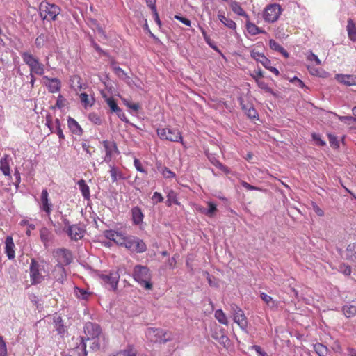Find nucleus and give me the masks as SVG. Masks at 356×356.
Segmentation results:
<instances>
[{"label":"nucleus","mask_w":356,"mask_h":356,"mask_svg":"<svg viewBox=\"0 0 356 356\" xmlns=\"http://www.w3.org/2000/svg\"><path fill=\"white\" fill-rule=\"evenodd\" d=\"M84 333L85 336L81 337L82 354L79 353L80 356L87 355L86 341H89L90 347L93 350H99L101 346L105 341V337L102 333L101 327L96 323L91 322L86 323Z\"/></svg>","instance_id":"obj_1"},{"label":"nucleus","mask_w":356,"mask_h":356,"mask_svg":"<svg viewBox=\"0 0 356 356\" xmlns=\"http://www.w3.org/2000/svg\"><path fill=\"white\" fill-rule=\"evenodd\" d=\"M49 264L44 260L37 261L31 259L29 266L30 282L32 285H36L43 282L46 277H49Z\"/></svg>","instance_id":"obj_2"},{"label":"nucleus","mask_w":356,"mask_h":356,"mask_svg":"<svg viewBox=\"0 0 356 356\" xmlns=\"http://www.w3.org/2000/svg\"><path fill=\"white\" fill-rule=\"evenodd\" d=\"M132 276L134 280L145 289L151 290L152 289V273L147 266L140 264L135 266Z\"/></svg>","instance_id":"obj_3"},{"label":"nucleus","mask_w":356,"mask_h":356,"mask_svg":"<svg viewBox=\"0 0 356 356\" xmlns=\"http://www.w3.org/2000/svg\"><path fill=\"white\" fill-rule=\"evenodd\" d=\"M23 61L30 70V74L42 76L44 73V65L39 60V58L28 51L21 53Z\"/></svg>","instance_id":"obj_4"},{"label":"nucleus","mask_w":356,"mask_h":356,"mask_svg":"<svg viewBox=\"0 0 356 356\" xmlns=\"http://www.w3.org/2000/svg\"><path fill=\"white\" fill-rule=\"evenodd\" d=\"M39 13L42 20L51 22L56 19L57 16L60 13V8L56 4L43 1L40 4Z\"/></svg>","instance_id":"obj_5"},{"label":"nucleus","mask_w":356,"mask_h":356,"mask_svg":"<svg viewBox=\"0 0 356 356\" xmlns=\"http://www.w3.org/2000/svg\"><path fill=\"white\" fill-rule=\"evenodd\" d=\"M156 134L161 140L170 142H180L184 145L181 134L178 129L169 127L158 128L156 129Z\"/></svg>","instance_id":"obj_6"},{"label":"nucleus","mask_w":356,"mask_h":356,"mask_svg":"<svg viewBox=\"0 0 356 356\" xmlns=\"http://www.w3.org/2000/svg\"><path fill=\"white\" fill-rule=\"evenodd\" d=\"M281 13L282 8L279 4H269L263 12V18L266 22L273 23L279 19Z\"/></svg>","instance_id":"obj_7"},{"label":"nucleus","mask_w":356,"mask_h":356,"mask_svg":"<svg viewBox=\"0 0 356 356\" xmlns=\"http://www.w3.org/2000/svg\"><path fill=\"white\" fill-rule=\"evenodd\" d=\"M231 312L233 315V319L242 330L248 327V321L243 311L236 304L230 305Z\"/></svg>","instance_id":"obj_8"},{"label":"nucleus","mask_w":356,"mask_h":356,"mask_svg":"<svg viewBox=\"0 0 356 356\" xmlns=\"http://www.w3.org/2000/svg\"><path fill=\"white\" fill-rule=\"evenodd\" d=\"M124 247L137 253H143L147 250L145 243L142 239L133 236H129L127 237Z\"/></svg>","instance_id":"obj_9"},{"label":"nucleus","mask_w":356,"mask_h":356,"mask_svg":"<svg viewBox=\"0 0 356 356\" xmlns=\"http://www.w3.org/2000/svg\"><path fill=\"white\" fill-rule=\"evenodd\" d=\"M65 227L63 230L67 233L72 240L78 241L84 236L85 230L78 225H70L67 219H64Z\"/></svg>","instance_id":"obj_10"},{"label":"nucleus","mask_w":356,"mask_h":356,"mask_svg":"<svg viewBox=\"0 0 356 356\" xmlns=\"http://www.w3.org/2000/svg\"><path fill=\"white\" fill-rule=\"evenodd\" d=\"M104 236L120 246H125L127 236L124 234L114 230H106L104 232Z\"/></svg>","instance_id":"obj_11"},{"label":"nucleus","mask_w":356,"mask_h":356,"mask_svg":"<svg viewBox=\"0 0 356 356\" xmlns=\"http://www.w3.org/2000/svg\"><path fill=\"white\" fill-rule=\"evenodd\" d=\"M103 147L105 149L106 155L104 159V161L106 163H110L113 154L115 153L119 154V151L116 143L114 141L111 140H103L102 142Z\"/></svg>","instance_id":"obj_12"},{"label":"nucleus","mask_w":356,"mask_h":356,"mask_svg":"<svg viewBox=\"0 0 356 356\" xmlns=\"http://www.w3.org/2000/svg\"><path fill=\"white\" fill-rule=\"evenodd\" d=\"M99 277L105 284H109L113 291L117 289L120 280V274L118 271L110 272L108 275L100 274Z\"/></svg>","instance_id":"obj_13"},{"label":"nucleus","mask_w":356,"mask_h":356,"mask_svg":"<svg viewBox=\"0 0 356 356\" xmlns=\"http://www.w3.org/2000/svg\"><path fill=\"white\" fill-rule=\"evenodd\" d=\"M53 204L49 199V193L47 189H43L40 196V209L46 213L50 218Z\"/></svg>","instance_id":"obj_14"},{"label":"nucleus","mask_w":356,"mask_h":356,"mask_svg":"<svg viewBox=\"0 0 356 356\" xmlns=\"http://www.w3.org/2000/svg\"><path fill=\"white\" fill-rule=\"evenodd\" d=\"M55 252L58 257L59 262L58 264H61L62 266L68 265L72 262V255L70 250L65 248H60L58 249Z\"/></svg>","instance_id":"obj_15"},{"label":"nucleus","mask_w":356,"mask_h":356,"mask_svg":"<svg viewBox=\"0 0 356 356\" xmlns=\"http://www.w3.org/2000/svg\"><path fill=\"white\" fill-rule=\"evenodd\" d=\"M43 79L47 81L45 82V86H47L49 92L56 93L60 90L61 82L58 79L49 78L47 76H44Z\"/></svg>","instance_id":"obj_16"},{"label":"nucleus","mask_w":356,"mask_h":356,"mask_svg":"<svg viewBox=\"0 0 356 356\" xmlns=\"http://www.w3.org/2000/svg\"><path fill=\"white\" fill-rule=\"evenodd\" d=\"M250 56L257 62L260 63L265 68L268 67L271 65V61L266 57L264 53L259 52L255 49L250 51Z\"/></svg>","instance_id":"obj_17"},{"label":"nucleus","mask_w":356,"mask_h":356,"mask_svg":"<svg viewBox=\"0 0 356 356\" xmlns=\"http://www.w3.org/2000/svg\"><path fill=\"white\" fill-rule=\"evenodd\" d=\"M335 79L346 86H356V75L337 74Z\"/></svg>","instance_id":"obj_18"},{"label":"nucleus","mask_w":356,"mask_h":356,"mask_svg":"<svg viewBox=\"0 0 356 356\" xmlns=\"http://www.w3.org/2000/svg\"><path fill=\"white\" fill-rule=\"evenodd\" d=\"M11 158L8 154H4V156L0 159V170L2 173L8 177H11L10 163Z\"/></svg>","instance_id":"obj_19"},{"label":"nucleus","mask_w":356,"mask_h":356,"mask_svg":"<svg viewBox=\"0 0 356 356\" xmlns=\"http://www.w3.org/2000/svg\"><path fill=\"white\" fill-rule=\"evenodd\" d=\"M15 246L12 236H8L5 240V253L9 259H13L15 257Z\"/></svg>","instance_id":"obj_20"},{"label":"nucleus","mask_w":356,"mask_h":356,"mask_svg":"<svg viewBox=\"0 0 356 356\" xmlns=\"http://www.w3.org/2000/svg\"><path fill=\"white\" fill-rule=\"evenodd\" d=\"M131 216L133 224L138 225L143 222L144 215L141 209L138 207H134L131 209Z\"/></svg>","instance_id":"obj_21"},{"label":"nucleus","mask_w":356,"mask_h":356,"mask_svg":"<svg viewBox=\"0 0 356 356\" xmlns=\"http://www.w3.org/2000/svg\"><path fill=\"white\" fill-rule=\"evenodd\" d=\"M245 27L247 31L251 35H256L259 33H265L266 31L264 30L261 29L254 23L251 22L250 20V17L245 19Z\"/></svg>","instance_id":"obj_22"},{"label":"nucleus","mask_w":356,"mask_h":356,"mask_svg":"<svg viewBox=\"0 0 356 356\" xmlns=\"http://www.w3.org/2000/svg\"><path fill=\"white\" fill-rule=\"evenodd\" d=\"M67 125L70 130L72 134L81 136L83 133V129L79 123L72 117L67 118Z\"/></svg>","instance_id":"obj_23"},{"label":"nucleus","mask_w":356,"mask_h":356,"mask_svg":"<svg viewBox=\"0 0 356 356\" xmlns=\"http://www.w3.org/2000/svg\"><path fill=\"white\" fill-rule=\"evenodd\" d=\"M53 275L56 281L63 283L66 277L63 266L61 264L56 265L53 271Z\"/></svg>","instance_id":"obj_24"},{"label":"nucleus","mask_w":356,"mask_h":356,"mask_svg":"<svg viewBox=\"0 0 356 356\" xmlns=\"http://www.w3.org/2000/svg\"><path fill=\"white\" fill-rule=\"evenodd\" d=\"M160 333H162V329L149 327L146 331L147 337L153 342L159 343V339L161 338Z\"/></svg>","instance_id":"obj_25"},{"label":"nucleus","mask_w":356,"mask_h":356,"mask_svg":"<svg viewBox=\"0 0 356 356\" xmlns=\"http://www.w3.org/2000/svg\"><path fill=\"white\" fill-rule=\"evenodd\" d=\"M40 236L42 242L46 247L48 245V243L51 241L53 238L51 232L47 227H42L40 230Z\"/></svg>","instance_id":"obj_26"},{"label":"nucleus","mask_w":356,"mask_h":356,"mask_svg":"<svg viewBox=\"0 0 356 356\" xmlns=\"http://www.w3.org/2000/svg\"><path fill=\"white\" fill-rule=\"evenodd\" d=\"M270 48L275 51L280 53L285 58H288L289 57V54L286 50L284 49L275 40H270L269 41Z\"/></svg>","instance_id":"obj_27"},{"label":"nucleus","mask_w":356,"mask_h":356,"mask_svg":"<svg viewBox=\"0 0 356 356\" xmlns=\"http://www.w3.org/2000/svg\"><path fill=\"white\" fill-rule=\"evenodd\" d=\"M346 26L348 35L351 41H356V24L352 19H348Z\"/></svg>","instance_id":"obj_28"},{"label":"nucleus","mask_w":356,"mask_h":356,"mask_svg":"<svg viewBox=\"0 0 356 356\" xmlns=\"http://www.w3.org/2000/svg\"><path fill=\"white\" fill-rule=\"evenodd\" d=\"M346 259L352 262H356V241L350 243L346 250Z\"/></svg>","instance_id":"obj_29"},{"label":"nucleus","mask_w":356,"mask_h":356,"mask_svg":"<svg viewBox=\"0 0 356 356\" xmlns=\"http://www.w3.org/2000/svg\"><path fill=\"white\" fill-rule=\"evenodd\" d=\"M230 8L232 10L239 16L244 17L245 19L249 17V15L243 9L241 4L237 1H232L230 3Z\"/></svg>","instance_id":"obj_30"},{"label":"nucleus","mask_w":356,"mask_h":356,"mask_svg":"<svg viewBox=\"0 0 356 356\" xmlns=\"http://www.w3.org/2000/svg\"><path fill=\"white\" fill-rule=\"evenodd\" d=\"M77 184L84 199L89 200L90 198V188L86 181L84 179H80L77 182Z\"/></svg>","instance_id":"obj_31"},{"label":"nucleus","mask_w":356,"mask_h":356,"mask_svg":"<svg viewBox=\"0 0 356 356\" xmlns=\"http://www.w3.org/2000/svg\"><path fill=\"white\" fill-rule=\"evenodd\" d=\"M109 172L113 183L116 182L118 179H124L122 172L115 165H110Z\"/></svg>","instance_id":"obj_32"},{"label":"nucleus","mask_w":356,"mask_h":356,"mask_svg":"<svg viewBox=\"0 0 356 356\" xmlns=\"http://www.w3.org/2000/svg\"><path fill=\"white\" fill-rule=\"evenodd\" d=\"M156 166L164 178L171 179L176 177V175L174 172L165 166H162L161 163H156Z\"/></svg>","instance_id":"obj_33"},{"label":"nucleus","mask_w":356,"mask_h":356,"mask_svg":"<svg viewBox=\"0 0 356 356\" xmlns=\"http://www.w3.org/2000/svg\"><path fill=\"white\" fill-rule=\"evenodd\" d=\"M342 312L346 318L356 316V305L347 304L342 307Z\"/></svg>","instance_id":"obj_34"},{"label":"nucleus","mask_w":356,"mask_h":356,"mask_svg":"<svg viewBox=\"0 0 356 356\" xmlns=\"http://www.w3.org/2000/svg\"><path fill=\"white\" fill-rule=\"evenodd\" d=\"M120 353L122 356H147L144 354L138 353L133 346H128L125 349L120 351Z\"/></svg>","instance_id":"obj_35"},{"label":"nucleus","mask_w":356,"mask_h":356,"mask_svg":"<svg viewBox=\"0 0 356 356\" xmlns=\"http://www.w3.org/2000/svg\"><path fill=\"white\" fill-rule=\"evenodd\" d=\"M219 20L227 28L234 30L236 28V23L231 19L226 17L224 15L218 14Z\"/></svg>","instance_id":"obj_36"},{"label":"nucleus","mask_w":356,"mask_h":356,"mask_svg":"<svg viewBox=\"0 0 356 356\" xmlns=\"http://www.w3.org/2000/svg\"><path fill=\"white\" fill-rule=\"evenodd\" d=\"M81 104L85 108L92 106L94 104L95 99L89 97L86 93L83 92L79 95Z\"/></svg>","instance_id":"obj_37"},{"label":"nucleus","mask_w":356,"mask_h":356,"mask_svg":"<svg viewBox=\"0 0 356 356\" xmlns=\"http://www.w3.org/2000/svg\"><path fill=\"white\" fill-rule=\"evenodd\" d=\"M313 348H314L315 353L318 356H327L328 348L325 345H323L321 343H317L314 344Z\"/></svg>","instance_id":"obj_38"},{"label":"nucleus","mask_w":356,"mask_h":356,"mask_svg":"<svg viewBox=\"0 0 356 356\" xmlns=\"http://www.w3.org/2000/svg\"><path fill=\"white\" fill-rule=\"evenodd\" d=\"M81 79L79 75H73L70 78L71 87L75 90H81L82 88Z\"/></svg>","instance_id":"obj_39"},{"label":"nucleus","mask_w":356,"mask_h":356,"mask_svg":"<svg viewBox=\"0 0 356 356\" xmlns=\"http://www.w3.org/2000/svg\"><path fill=\"white\" fill-rule=\"evenodd\" d=\"M214 316H215V318H216V320L220 323L225 325H227L229 324L227 317L222 309H217L215 312Z\"/></svg>","instance_id":"obj_40"},{"label":"nucleus","mask_w":356,"mask_h":356,"mask_svg":"<svg viewBox=\"0 0 356 356\" xmlns=\"http://www.w3.org/2000/svg\"><path fill=\"white\" fill-rule=\"evenodd\" d=\"M172 204H179V202H178L176 192L170 190L167 195L166 204L170 207Z\"/></svg>","instance_id":"obj_41"},{"label":"nucleus","mask_w":356,"mask_h":356,"mask_svg":"<svg viewBox=\"0 0 356 356\" xmlns=\"http://www.w3.org/2000/svg\"><path fill=\"white\" fill-rule=\"evenodd\" d=\"M242 109L245 111L247 115L252 119H255L257 117V112L256 109L251 105L245 106L241 104Z\"/></svg>","instance_id":"obj_42"},{"label":"nucleus","mask_w":356,"mask_h":356,"mask_svg":"<svg viewBox=\"0 0 356 356\" xmlns=\"http://www.w3.org/2000/svg\"><path fill=\"white\" fill-rule=\"evenodd\" d=\"M213 338L218 341L220 344L223 345L224 347H226L229 343V339L224 333V330L222 329L220 330V337H218L216 335H212Z\"/></svg>","instance_id":"obj_43"},{"label":"nucleus","mask_w":356,"mask_h":356,"mask_svg":"<svg viewBox=\"0 0 356 356\" xmlns=\"http://www.w3.org/2000/svg\"><path fill=\"white\" fill-rule=\"evenodd\" d=\"M257 85L259 88L264 90L266 92L274 94L273 89L268 86V83H266L264 80L260 79H257Z\"/></svg>","instance_id":"obj_44"},{"label":"nucleus","mask_w":356,"mask_h":356,"mask_svg":"<svg viewBox=\"0 0 356 356\" xmlns=\"http://www.w3.org/2000/svg\"><path fill=\"white\" fill-rule=\"evenodd\" d=\"M260 296L262 300H264L269 307L272 308L277 307V304L271 296L265 293H261Z\"/></svg>","instance_id":"obj_45"},{"label":"nucleus","mask_w":356,"mask_h":356,"mask_svg":"<svg viewBox=\"0 0 356 356\" xmlns=\"http://www.w3.org/2000/svg\"><path fill=\"white\" fill-rule=\"evenodd\" d=\"M106 102L107 103L112 112L115 113L120 111V107L118 106L116 101L113 97H106Z\"/></svg>","instance_id":"obj_46"},{"label":"nucleus","mask_w":356,"mask_h":356,"mask_svg":"<svg viewBox=\"0 0 356 356\" xmlns=\"http://www.w3.org/2000/svg\"><path fill=\"white\" fill-rule=\"evenodd\" d=\"M161 338L159 339V343H166L172 340V333L168 331L162 330V333H160Z\"/></svg>","instance_id":"obj_47"},{"label":"nucleus","mask_w":356,"mask_h":356,"mask_svg":"<svg viewBox=\"0 0 356 356\" xmlns=\"http://www.w3.org/2000/svg\"><path fill=\"white\" fill-rule=\"evenodd\" d=\"M74 293L79 298H82L83 300H86L90 296V293L76 286L74 288Z\"/></svg>","instance_id":"obj_48"},{"label":"nucleus","mask_w":356,"mask_h":356,"mask_svg":"<svg viewBox=\"0 0 356 356\" xmlns=\"http://www.w3.org/2000/svg\"><path fill=\"white\" fill-rule=\"evenodd\" d=\"M207 204L209 209L203 212L208 216H213L217 211L216 204L211 202H209Z\"/></svg>","instance_id":"obj_49"},{"label":"nucleus","mask_w":356,"mask_h":356,"mask_svg":"<svg viewBox=\"0 0 356 356\" xmlns=\"http://www.w3.org/2000/svg\"><path fill=\"white\" fill-rule=\"evenodd\" d=\"M45 125L48 127L51 133L54 132L53 117L51 114L48 113L45 117Z\"/></svg>","instance_id":"obj_50"},{"label":"nucleus","mask_w":356,"mask_h":356,"mask_svg":"<svg viewBox=\"0 0 356 356\" xmlns=\"http://www.w3.org/2000/svg\"><path fill=\"white\" fill-rule=\"evenodd\" d=\"M134 165L137 171L144 173L145 175L147 174V170L143 167V165L139 159L137 158H134Z\"/></svg>","instance_id":"obj_51"},{"label":"nucleus","mask_w":356,"mask_h":356,"mask_svg":"<svg viewBox=\"0 0 356 356\" xmlns=\"http://www.w3.org/2000/svg\"><path fill=\"white\" fill-rule=\"evenodd\" d=\"M339 270L345 275H350L352 272L350 266L344 263L340 264Z\"/></svg>","instance_id":"obj_52"},{"label":"nucleus","mask_w":356,"mask_h":356,"mask_svg":"<svg viewBox=\"0 0 356 356\" xmlns=\"http://www.w3.org/2000/svg\"><path fill=\"white\" fill-rule=\"evenodd\" d=\"M0 356H8L7 346L1 336H0Z\"/></svg>","instance_id":"obj_53"},{"label":"nucleus","mask_w":356,"mask_h":356,"mask_svg":"<svg viewBox=\"0 0 356 356\" xmlns=\"http://www.w3.org/2000/svg\"><path fill=\"white\" fill-rule=\"evenodd\" d=\"M88 119L90 122L95 124H101L102 119L101 118L95 113H91L88 115Z\"/></svg>","instance_id":"obj_54"},{"label":"nucleus","mask_w":356,"mask_h":356,"mask_svg":"<svg viewBox=\"0 0 356 356\" xmlns=\"http://www.w3.org/2000/svg\"><path fill=\"white\" fill-rule=\"evenodd\" d=\"M328 140L330 145L332 148L337 149L339 147V143L334 136L328 134Z\"/></svg>","instance_id":"obj_55"},{"label":"nucleus","mask_w":356,"mask_h":356,"mask_svg":"<svg viewBox=\"0 0 356 356\" xmlns=\"http://www.w3.org/2000/svg\"><path fill=\"white\" fill-rule=\"evenodd\" d=\"M65 102L66 99L64 98V97L61 95H59L57 97L56 105L53 108L57 107L60 109L65 106Z\"/></svg>","instance_id":"obj_56"},{"label":"nucleus","mask_w":356,"mask_h":356,"mask_svg":"<svg viewBox=\"0 0 356 356\" xmlns=\"http://www.w3.org/2000/svg\"><path fill=\"white\" fill-rule=\"evenodd\" d=\"M307 59L309 61H314L316 65H321V62L318 58V56L314 54L312 51H309L307 56Z\"/></svg>","instance_id":"obj_57"},{"label":"nucleus","mask_w":356,"mask_h":356,"mask_svg":"<svg viewBox=\"0 0 356 356\" xmlns=\"http://www.w3.org/2000/svg\"><path fill=\"white\" fill-rule=\"evenodd\" d=\"M200 30H201V32L202 33V35L204 37V40L206 41V42L211 47L213 48V49H216V47L213 45L212 42H211V40L209 38V36L207 35V32L205 31V30L202 28H200Z\"/></svg>","instance_id":"obj_58"},{"label":"nucleus","mask_w":356,"mask_h":356,"mask_svg":"<svg viewBox=\"0 0 356 356\" xmlns=\"http://www.w3.org/2000/svg\"><path fill=\"white\" fill-rule=\"evenodd\" d=\"M241 184L248 191H261V188L250 185V184L245 181H241Z\"/></svg>","instance_id":"obj_59"},{"label":"nucleus","mask_w":356,"mask_h":356,"mask_svg":"<svg viewBox=\"0 0 356 356\" xmlns=\"http://www.w3.org/2000/svg\"><path fill=\"white\" fill-rule=\"evenodd\" d=\"M152 199L154 203H159L163 201V197L162 195L159 192H154L152 197Z\"/></svg>","instance_id":"obj_60"},{"label":"nucleus","mask_w":356,"mask_h":356,"mask_svg":"<svg viewBox=\"0 0 356 356\" xmlns=\"http://www.w3.org/2000/svg\"><path fill=\"white\" fill-rule=\"evenodd\" d=\"M252 349L256 351L259 356H268V354L259 346L254 345L252 346Z\"/></svg>","instance_id":"obj_61"},{"label":"nucleus","mask_w":356,"mask_h":356,"mask_svg":"<svg viewBox=\"0 0 356 356\" xmlns=\"http://www.w3.org/2000/svg\"><path fill=\"white\" fill-rule=\"evenodd\" d=\"M113 70L119 77L127 76V73L120 67H114Z\"/></svg>","instance_id":"obj_62"},{"label":"nucleus","mask_w":356,"mask_h":356,"mask_svg":"<svg viewBox=\"0 0 356 356\" xmlns=\"http://www.w3.org/2000/svg\"><path fill=\"white\" fill-rule=\"evenodd\" d=\"M291 82L295 83L297 86H298L301 88H303L305 86L303 81L296 76H295L292 79H291Z\"/></svg>","instance_id":"obj_63"},{"label":"nucleus","mask_w":356,"mask_h":356,"mask_svg":"<svg viewBox=\"0 0 356 356\" xmlns=\"http://www.w3.org/2000/svg\"><path fill=\"white\" fill-rule=\"evenodd\" d=\"M175 18L188 26H191V21L187 18L179 15H175Z\"/></svg>","instance_id":"obj_64"}]
</instances>
